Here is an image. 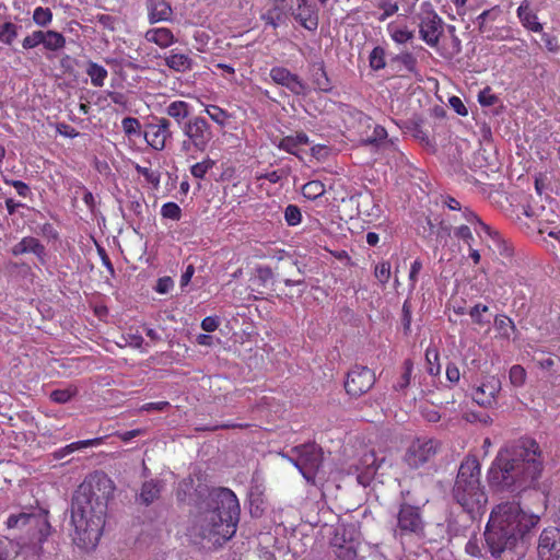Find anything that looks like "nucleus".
<instances>
[{"instance_id":"37","label":"nucleus","mask_w":560,"mask_h":560,"mask_svg":"<svg viewBox=\"0 0 560 560\" xmlns=\"http://www.w3.org/2000/svg\"><path fill=\"white\" fill-rule=\"evenodd\" d=\"M325 191V185L320 180H310L302 187V195L310 200L322 197Z\"/></svg>"},{"instance_id":"1","label":"nucleus","mask_w":560,"mask_h":560,"mask_svg":"<svg viewBox=\"0 0 560 560\" xmlns=\"http://www.w3.org/2000/svg\"><path fill=\"white\" fill-rule=\"evenodd\" d=\"M115 486L104 472L88 476L75 490L71 503L73 540L82 548H94L105 526L107 504Z\"/></svg>"},{"instance_id":"19","label":"nucleus","mask_w":560,"mask_h":560,"mask_svg":"<svg viewBox=\"0 0 560 560\" xmlns=\"http://www.w3.org/2000/svg\"><path fill=\"white\" fill-rule=\"evenodd\" d=\"M269 75L276 84L288 89L294 95H303L305 93L306 85L303 80L285 67H272Z\"/></svg>"},{"instance_id":"7","label":"nucleus","mask_w":560,"mask_h":560,"mask_svg":"<svg viewBox=\"0 0 560 560\" xmlns=\"http://www.w3.org/2000/svg\"><path fill=\"white\" fill-rule=\"evenodd\" d=\"M289 460L299 469L305 480L315 485L316 475L323 465V452L315 443L294 446Z\"/></svg>"},{"instance_id":"50","label":"nucleus","mask_w":560,"mask_h":560,"mask_svg":"<svg viewBox=\"0 0 560 560\" xmlns=\"http://www.w3.org/2000/svg\"><path fill=\"white\" fill-rule=\"evenodd\" d=\"M374 276L382 284H386L390 278V264L383 260L374 268Z\"/></svg>"},{"instance_id":"26","label":"nucleus","mask_w":560,"mask_h":560,"mask_svg":"<svg viewBox=\"0 0 560 560\" xmlns=\"http://www.w3.org/2000/svg\"><path fill=\"white\" fill-rule=\"evenodd\" d=\"M311 79L316 90L325 93L332 90L331 81L328 78L323 60L311 65Z\"/></svg>"},{"instance_id":"13","label":"nucleus","mask_w":560,"mask_h":560,"mask_svg":"<svg viewBox=\"0 0 560 560\" xmlns=\"http://www.w3.org/2000/svg\"><path fill=\"white\" fill-rule=\"evenodd\" d=\"M66 37L60 32L36 30L23 38L22 47L25 50H31L43 45L48 51H59L66 47Z\"/></svg>"},{"instance_id":"51","label":"nucleus","mask_w":560,"mask_h":560,"mask_svg":"<svg viewBox=\"0 0 560 560\" xmlns=\"http://www.w3.org/2000/svg\"><path fill=\"white\" fill-rule=\"evenodd\" d=\"M488 311L489 307L487 305L478 303L469 310L468 314L475 324L482 327L489 323V320H486L482 317V313H486Z\"/></svg>"},{"instance_id":"38","label":"nucleus","mask_w":560,"mask_h":560,"mask_svg":"<svg viewBox=\"0 0 560 560\" xmlns=\"http://www.w3.org/2000/svg\"><path fill=\"white\" fill-rule=\"evenodd\" d=\"M387 30L390 38L396 44H406L415 37L413 32L408 30L406 26L398 27L394 26L393 24H388Z\"/></svg>"},{"instance_id":"27","label":"nucleus","mask_w":560,"mask_h":560,"mask_svg":"<svg viewBox=\"0 0 560 560\" xmlns=\"http://www.w3.org/2000/svg\"><path fill=\"white\" fill-rule=\"evenodd\" d=\"M190 112L191 106L187 102L179 100L171 102L165 108L166 115L173 118L180 128L191 117Z\"/></svg>"},{"instance_id":"31","label":"nucleus","mask_w":560,"mask_h":560,"mask_svg":"<svg viewBox=\"0 0 560 560\" xmlns=\"http://www.w3.org/2000/svg\"><path fill=\"white\" fill-rule=\"evenodd\" d=\"M86 74L91 79V84L95 88H102L105 84V80L108 75L107 70L94 61H88L86 68H85Z\"/></svg>"},{"instance_id":"12","label":"nucleus","mask_w":560,"mask_h":560,"mask_svg":"<svg viewBox=\"0 0 560 560\" xmlns=\"http://www.w3.org/2000/svg\"><path fill=\"white\" fill-rule=\"evenodd\" d=\"M376 377L373 370L363 365H354L345 381L346 393L354 398L368 393L375 384Z\"/></svg>"},{"instance_id":"29","label":"nucleus","mask_w":560,"mask_h":560,"mask_svg":"<svg viewBox=\"0 0 560 560\" xmlns=\"http://www.w3.org/2000/svg\"><path fill=\"white\" fill-rule=\"evenodd\" d=\"M163 489V482L161 480H148L144 481L141 486L139 499L141 503L145 505H150L155 500L160 498V494Z\"/></svg>"},{"instance_id":"35","label":"nucleus","mask_w":560,"mask_h":560,"mask_svg":"<svg viewBox=\"0 0 560 560\" xmlns=\"http://www.w3.org/2000/svg\"><path fill=\"white\" fill-rule=\"evenodd\" d=\"M412 371L413 362L410 359H406L402 363V373L398 381L394 384V389L396 392H404L409 386Z\"/></svg>"},{"instance_id":"3","label":"nucleus","mask_w":560,"mask_h":560,"mask_svg":"<svg viewBox=\"0 0 560 560\" xmlns=\"http://www.w3.org/2000/svg\"><path fill=\"white\" fill-rule=\"evenodd\" d=\"M540 521V517L525 511L520 502L506 501L497 504L485 530L487 547L492 557L498 558L504 551L515 548L524 540Z\"/></svg>"},{"instance_id":"25","label":"nucleus","mask_w":560,"mask_h":560,"mask_svg":"<svg viewBox=\"0 0 560 560\" xmlns=\"http://www.w3.org/2000/svg\"><path fill=\"white\" fill-rule=\"evenodd\" d=\"M517 18L520 19L522 25L527 28L528 31L535 32V33H541L542 32V25L538 22L537 14L533 11L530 8V4L528 1H523L520 7L517 8Z\"/></svg>"},{"instance_id":"48","label":"nucleus","mask_w":560,"mask_h":560,"mask_svg":"<svg viewBox=\"0 0 560 560\" xmlns=\"http://www.w3.org/2000/svg\"><path fill=\"white\" fill-rule=\"evenodd\" d=\"M161 215L165 219L178 221L182 218V209L176 202H166L161 208Z\"/></svg>"},{"instance_id":"42","label":"nucleus","mask_w":560,"mask_h":560,"mask_svg":"<svg viewBox=\"0 0 560 560\" xmlns=\"http://www.w3.org/2000/svg\"><path fill=\"white\" fill-rule=\"evenodd\" d=\"M52 12L49 8L37 7L33 11V22L40 27H46L52 22Z\"/></svg>"},{"instance_id":"60","label":"nucleus","mask_w":560,"mask_h":560,"mask_svg":"<svg viewBox=\"0 0 560 560\" xmlns=\"http://www.w3.org/2000/svg\"><path fill=\"white\" fill-rule=\"evenodd\" d=\"M387 136V130L383 126L376 125L368 141L372 144H380L381 142H386Z\"/></svg>"},{"instance_id":"2","label":"nucleus","mask_w":560,"mask_h":560,"mask_svg":"<svg viewBox=\"0 0 560 560\" xmlns=\"http://www.w3.org/2000/svg\"><path fill=\"white\" fill-rule=\"evenodd\" d=\"M541 471L539 444L532 438H521L499 451L488 470V482L497 490H524L538 480Z\"/></svg>"},{"instance_id":"36","label":"nucleus","mask_w":560,"mask_h":560,"mask_svg":"<svg viewBox=\"0 0 560 560\" xmlns=\"http://www.w3.org/2000/svg\"><path fill=\"white\" fill-rule=\"evenodd\" d=\"M369 66L374 71L383 70L386 67V51L381 46H375L369 56Z\"/></svg>"},{"instance_id":"54","label":"nucleus","mask_w":560,"mask_h":560,"mask_svg":"<svg viewBox=\"0 0 560 560\" xmlns=\"http://www.w3.org/2000/svg\"><path fill=\"white\" fill-rule=\"evenodd\" d=\"M411 320H412V311L411 304L409 300H406L402 304L401 308V323L404 327V331L408 335L411 331Z\"/></svg>"},{"instance_id":"6","label":"nucleus","mask_w":560,"mask_h":560,"mask_svg":"<svg viewBox=\"0 0 560 560\" xmlns=\"http://www.w3.org/2000/svg\"><path fill=\"white\" fill-rule=\"evenodd\" d=\"M182 132L185 137L180 144L184 153L206 152L214 138L211 125L200 115L186 120L182 125Z\"/></svg>"},{"instance_id":"43","label":"nucleus","mask_w":560,"mask_h":560,"mask_svg":"<svg viewBox=\"0 0 560 560\" xmlns=\"http://www.w3.org/2000/svg\"><path fill=\"white\" fill-rule=\"evenodd\" d=\"M215 162L209 156L203 159L201 162L195 163L190 166V173L195 178L203 179L206 174L213 168Z\"/></svg>"},{"instance_id":"28","label":"nucleus","mask_w":560,"mask_h":560,"mask_svg":"<svg viewBox=\"0 0 560 560\" xmlns=\"http://www.w3.org/2000/svg\"><path fill=\"white\" fill-rule=\"evenodd\" d=\"M308 136L305 132L301 131L296 132L295 135L282 138L278 144V148L290 154L298 155L300 149L308 144Z\"/></svg>"},{"instance_id":"18","label":"nucleus","mask_w":560,"mask_h":560,"mask_svg":"<svg viewBox=\"0 0 560 560\" xmlns=\"http://www.w3.org/2000/svg\"><path fill=\"white\" fill-rule=\"evenodd\" d=\"M481 240L486 242L489 249L498 253L503 258L510 259L514 254V247L511 242L505 240L498 231L493 230L490 225L482 222L479 225Z\"/></svg>"},{"instance_id":"30","label":"nucleus","mask_w":560,"mask_h":560,"mask_svg":"<svg viewBox=\"0 0 560 560\" xmlns=\"http://www.w3.org/2000/svg\"><path fill=\"white\" fill-rule=\"evenodd\" d=\"M494 329L500 338L509 340L516 331V326L508 315L498 314L494 317Z\"/></svg>"},{"instance_id":"46","label":"nucleus","mask_w":560,"mask_h":560,"mask_svg":"<svg viewBox=\"0 0 560 560\" xmlns=\"http://www.w3.org/2000/svg\"><path fill=\"white\" fill-rule=\"evenodd\" d=\"M377 8L383 12L377 16L380 22L386 21L388 18L393 16L398 12V3L392 0H381L377 4Z\"/></svg>"},{"instance_id":"59","label":"nucleus","mask_w":560,"mask_h":560,"mask_svg":"<svg viewBox=\"0 0 560 560\" xmlns=\"http://www.w3.org/2000/svg\"><path fill=\"white\" fill-rule=\"evenodd\" d=\"M541 40L544 42L545 47L548 51L558 52L560 50V44L557 36L542 32Z\"/></svg>"},{"instance_id":"24","label":"nucleus","mask_w":560,"mask_h":560,"mask_svg":"<svg viewBox=\"0 0 560 560\" xmlns=\"http://www.w3.org/2000/svg\"><path fill=\"white\" fill-rule=\"evenodd\" d=\"M164 63L175 72H187L194 67V60L188 54L179 52L177 49L170 50L164 58Z\"/></svg>"},{"instance_id":"62","label":"nucleus","mask_w":560,"mask_h":560,"mask_svg":"<svg viewBox=\"0 0 560 560\" xmlns=\"http://www.w3.org/2000/svg\"><path fill=\"white\" fill-rule=\"evenodd\" d=\"M40 234L47 238V240H51V241H57L59 238V233L58 231L55 229V226L51 224V223H44L42 226H40Z\"/></svg>"},{"instance_id":"45","label":"nucleus","mask_w":560,"mask_h":560,"mask_svg":"<svg viewBox=\"0 0 560 560\" xmlns=\"http://www.w3.org/2000/svg\"><path fill=\"white\" fill-rule=\"evenodd\" d=\"M472 225L470 224H459L454 230V236L462 241L465 245H467L468 249L472 246L474 235L471 232Z\"/></svg>"},{"instance_id":"52","label":"nucleus","mask_w":560,"mask_h":560,"mask_svg":"<svg viewBox=\"0 0 560 560\" xmlns=\"http://www.w3.org/2000/svg\"><path fill=\"white\" fill-rule=\"evenodd\" d=\"M3 183L9 186L14 187V189L16 190V194L20 197L27 198L32 195V190H31L30 186L22 180L3 177Z\"/></svg>"},{"instance_id":"32","label":"nucleus","mask_w":560,"mask_h":560,"mask_svg":"<svg viewBox=\"0 0 560 560\" xmlns=\"http://www.w3.org/2000/svg\"><path fill=\"white\" fill-rule=\"evenodd\" d=\"M392 63H399L404 69L413 75H419L418 60L410 51H402L390 59Z\"/></svg>"},{"instance_id":"61","label":"nucleus","mask_w":560,"mask_h":560,"mask_svg":"<svg viewBox=\"0 0 560 560\" xmlns=\"http://www.w3.org/2000/svg\"><path fill=\"white\" fill-rule=\"evenodd\" d=\"M362 463L366 466L369 474H374L380 467V465L376 464V457L374 452L364 454Z\"/></svg>"},{"instance_id":"41","label":"nucleus","mask_w":560,"mask_h":560,"mask_svg":"<svg viewBox=\"0 0 560 560\" xmlns=\"http://www.w3.org/2000/svg\"><path fill=\"white\" fill-rule=\"evenodd\" d=\"M78 394V387L70 385L67 388H58L50 393V399L57 404H66Z\"/></svg>"},{"instance_id":"34","label":"nucleus","mask_w":560,"mask_h":560,"mask_svg":"<svg viewBox=\"0 0 560 560\" xmlns=\"http://www.w3.org/2000/svg\"><path fill=\"white\" fill-rule=\"evenodd\" d=\"M427 371L432 376L441 373L440 352L436 346L430 345L425 350Z\"/></svg>"},{"instance_id":"9","label":"nucleus","mask_w":560,"mask_h":560,"mask_svg":"<svg viewBox=\"0 0 560 560\" xmlns=\"http://www.w3.org/2000/svg\"><path fill=\"white\" fill-rule=\"evenodd\" d=\"M440 446L438 440L417 438L406 448L402 455V463L411 470L424 467L434 459Z\"/></svg>"},{"instance_id":"56","label":"nucleus","mask_w":560,"mask_h":560,"mask_svg":"<svg viewBox=\"0 0 560 560\" xmlns=\"http://www.w3.org/2000/svg\"><path fill=\"white\" fill-rule=\"evenodd\" d=\"M498 97L492 93L490 86L485 88L478 94V102L482 106H492L497 103Z\"/></svg>"},{"instance_id":"14","label":"nucleus","mask_w":560,"mask_h":560,"mask_svg":"<svg viewBox=\"0 0 560 560\" xmlns=\"http://www.w3.org/2000/svg\"><path fill=\"white\" fill-rule=\"evenodd\" d=\"M172 136L171 121L167 118L154 117L152 121L144 125V140L148 145L156 151H162Z\"/></svg>"},{"instance_id":"23","label":"nucleus","mask_w":560,"mask_h":560,"mask_svg":"<svg viewBox=\"0 0 560 560\" xmlns=\"http://www.w3.org/2000/svg\"><path fill=\"white\" fill-rule=\"evenodd\" d=\"M143 37L148 43L154 44L161 49H167L177 42L174 32L165 26L151 27L145 31Z\"/></svg>"},{"instance_id":"17","label":"nucleus","mask_w":560,"mask_h":560,"mask_svg":"<svg viewBox=\"0 0 560 560\" xmlns=\"http://www.w3.org/2000/svg\"><path fill=\"white\" fill-rule=\"evenodd\" d=\"M501 390V381L498 376H486L480 385L471 393L472 400L481 407L491 408L497 405V398Z\"/></svg>"},{"instance_id":"11","label":"nucleus","mask_w":560,"mask_h":560,"mask_svg":"<svg viewBox=\"0 0 560 560\" xmlns=\"http://www.w3.org/2000/svg\"><path fill=\"white\" fill-rule=\"evenodd\" d=\"M289 16L303 28L314 32L318 27V9L313 0H283Z\"/></svg>"},{"instance_id":"10","label":"nucleus","mask_w":560,"mask_h":560,"mask_svg":"<svg viewBox=\"0 0 560 560\" xmlns=\"http://www.w3.org/2000/svg\"><path fill=\"white\" fill-rule=\"evenodd\" d=\"M443 20L430 2H422L418 13L420 38L430 47H436L443 35Z\"/></svg>"},{"instance_id":"39","label":"nucleus","mask_w":560,"mask_h":560,"mask_svg":"<svg viewBox=\"0 0 560 560\" xmlns=\"http://www.w3.org/2000/svg\"><path fill=\"white\" fill-rule=\"evenodd\" d=\"M136 172L144 177V180L150 184L154 189H158L161 180V173L158 170L151 167L141 166L136 164Z\"/></svg>"},{"instance_id":"47","label":"nucleus","mask_w":560,"mask_h":560,"mask_svg":"<svg viewBox=\"0 0 560 560\" xmlns=\"http://www.w3.org/2000/svg\"><path fill=\"white\" fill-rule=\"evenodd\" d=\"M284 220L289 226H295L302 221L301 209L296 205H289L284 209Z\"/></svg>"},{"instance_id":"21","label":"nucleus","mask_w":560,"mask_h":560,"mask_svg":"<svg viewBox=\"0 0 560 560\" xmlns=\"http://www.w3.org/2000/svg\"><path fill=\"white\" fill-rule=\"evenodd\" d=\"M441 202L451 211L460 212V218L464 219L466 223L472 225V229L475 230L477 235L481 237V233L478 228L482 223V221L472 210H470L468 207H463L457 199L450 195L442 196Z\"/></svg>"},{"instance_id":"64","label":"nucleus","mask_w":560,"mask_h":560,"mask_svg":"<svg viewBox=\"0 0 560 560\" xmlns=\"http://www.w3.org/2000/svg\"><path fill=\"white\" fill-rule=\"evenodd\" d=\"M57 131L59 132V135L71 139L77 138L79 136V131L74 127L65 122L57 125Z\"/></svg>"},{"instance_id":"15","label":"nucleus","mask_w":560,"mask_h":560,"mask_svg":"<svg viewBox=\"0 0 560 560\" xmlns=\"http://www.w3.org/2000/svg\"><path fill=\"white\" fill-rule=\"evenodd\" d=\"M502 14V9L494 5L491 9L481 12L477 19V26L480 34L485 35L489 40H506L512 38L510 28L494 27L492 24Z\"/></svg>"},{"instance_id":"44","label":"nucleus","mask_w":560,"mask_h":560,"mask_svg":"<svg viewBox=\"0 0 560 560\" xmlns=\"http://www.w3.org/2000/svg\"><path fill=\"white\" fill-rule=\"evenodd\" d=\"M103 441H104V438H95V439H89V440L73 442V443L68 444L65 447H62V452H63V454L69 455L72 452L81 450V448L98 446L103 443Z\"/></svg>"},{"instance_id":"16","label":"nucleus","mask_w":560,"mask_h":560,"mask_svg":"<svg viewBox=\"0 0 560 560\" xmlns=\"http://www.w3.org/2000/svg\"><path fill=\"white\" fill-rule=\"evenodd\" d=\"M538 560H560V528L549 526L542 529L537 544Z\"/></svg>"},{"instance_id":"33","label":"nucleus","mask_w":560,"mask_h":560,"mask_svg":"<svg viewBox=\"0 0 560 560\" xmlns=\"http://www.w3.org/2000/svg\"><path fill=\"white\" fill-rule=\"evenodd\" d=\"M205 113L221 128H224L229 120L233 117L231 113L213 104L206 105Z\"/></svg>"},{"instance_id":"4","label":"nucleus","mask_w":560,"mask_h":560,"mask_svg":"<svg viewBox=\"0 0 560 560\" xmlns=\"http://www.w3.org/2000/svg\"><path fill=\"white\" fill-rule=\"evenodd\" d=\"M240 514L236 494L229 488H215L201 504L192 529L202 539L222 545L235 535Z\"/></svg>"},{"instance_id":"5","label":"nucleus","mask_w":560,"mask_h":560,"mask_svg":"<svg viewBox=\"0 0 560 560\" xmlns=\"http://www.w3.org/2000/svg\"><path fill=\"white\" fill-rule=\"evenodd\" d=\"M480 464L475 456L466 457L458 469L452 495L455 502L475 520L482 515L488 503V495L480 481Z\"/></svg>"},{"instance_id":"57","label":"nucleus","mask_w":560,"mask_h":560,"mask_svg":"<svg viewBox=\"0 0 560 560\" xmlns=\"http://www.w3.org/2000/svg\"><path fill=\"white\" fill-rule=\"evenodd\" d=\"M267 11L272 13V15H277L278 18H280V21L282 23H284L287 16H289V13L287 12V7H285L283 0H273L271 8L268 9Z\"/></svg>"},{"instance_id":"49","label":"nucleus","mask_w":560,"mask_h":560,"mask_svg":"<svg viewBox=\"0 0 560 560\" xmlns=\"http://www.w3.org/2000/svg\"><path fill=\"white\" fill-rule=\"evenodd\" d=\"M509 378L512 385L520 387L525 384L526 371L522 365L515 364L510 369Z\"/></svg>"},{"instance_id":"40","label":"nucleus","mask_w":560,"mask_h":560,"mask_svg":"<svg viewBox=\"0 0 560 560\" xmlns=\"http://www.w3.org/2000/svg\"><path fill=\"white\" fill-rule=\"evenodd\" d=\"M19 34V25L13 22L0 24V42L11 46Z\"/></svg>"},{"instance_id":"20","label":"nucleus","mask_w":560,"mask_h":560,"mask_svg":"<svg viewBox=\"0 0 560 560\" xmlns=\"http://www.w3.org/2000/svg\"><path fill=\"white\" fill-rule=\"evenodd\" d=\"M145 10L151 25L173 21V9L167 0H147Z\"/></svg>"},{"instance_id":"58","label":"nucleus","mask_w":560,"mask_h":560,"mask_svg":"<svg viewBox=\"0 0 560 560\" xmlns=\"http://www.w3.org/2000/svg\"><path fill=\"white\" fill-rule=\"evenodd\" d=\"M422 267H423L422 261L419 258H417L410 266L408 281H409V287L411 290H413L417 285L418 276H419Z\"/></svg>"},{"instance_id":"63","label":"nucleus","mask_w":560,"mask_h":560,"mask_svg":"<svg viewBox=\"0 0 560 560\" xmlns=\"http://www.w3.org/2000/svg\"><path fill=\"white\" fill-rule=\"evenodd\" d=\"M446 378H447L448 382H451L453 384L458 383L459 380H460L459 369L453 362L448 363L447 366H446Z\"/></svg>"},{"instance_id":"53","label":"nucleus","mask_w":560,"mask_h":560,"mask_svg":"<svg viewBox=\"0 0 560 560\" xmlns=\"http://www.w3.org/2000/svg\"><path fill=\"white\" fill-rule=\"evenodd\" d=\"M35 517L32 514L20 513L18 515H10L7 520V526L9 528H14L27 525L31 521H34Z\"/></svg>"},{"instance_id":"22","label":"nucleus","mask_w":560,"mask_h":560,"mask_svg":"<svg viewBox=\"0 0 560 560\" xmlns=\"http://www.w3.org/2000/svg\"><path fill=\"white\" fill-rule=\"evenodd\" d=\"M13 256H21L24 254H34L37 259L44 264L46 257V248L40 241L33 236H25L11 248Z\"/></svg>"},{"instance_id":"8","label":"nucleus","mask_w":560,"mask_h":560,"mask_svg":"<svg viewBox=\"0 0 560 560\" xmlns=\"http://www.w3.org/2000/svg\"><path fill=\"white\" fill-rule=\"evenodd\" d=\"M396 518V537H424L425 521L421 508L404 502L399 506Z\"/></svg>"},{"instance_id":"55","label":"nucleus","mask_w":560,"mask_h":560,"mask_svg":"<svg viewBox=\"0 0 560 560\" xmlns=\"http://www.w3.org/2000/svg\"><path fill=\"white\" fill-rule=\"evenodd\" d=\"M126 135L131 136L140 132V121L135 117H125L121 121Z\"/></svg>"}]
</instances>
